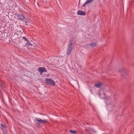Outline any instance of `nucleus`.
Returning <instances> with one entry per match:
<instances>
[{
    "label": "nucleus",
    "instance_id": "nucleus-3",
    "mask_svg": "<svg viewBox=\"0 0 134 134\" xmlns=\"http://www.w3.org/2000/svg\"><path fill=\"white\" fill-rule=\"evenodd\" d=\"M22 39L25 41H26V42L25 43V44L26 45H28V46H32L30 42L25 37H23Z\"/></svg>",
    "mask_w": 134,
    "mask_h": 134
},
{
    "label": "nucleus",
    "instance_id": "nucleus-5",
    "mask_svg": "<svg viewBox=\"0 0 134 134\" xmlns=\"http://www.w3.org/2000/svg\"><path fill=\"white\" fill-rule=\"evenodd\" d=\"M36 121H38V122H40L41 124H44L45 122H47L46 120H42L40 119H38V118H36L35 119Z\"/></svg>",
    "mask_w": 134,
    "mask_h": 134
},
{
    "label": "nucleus",
    "instance_id": "nucleus-16",
    "mask_svg": "<svg viewBox=\"0 0 134 134\" xmlns=\"http://www.w3.org/2000/svg\"><path fill=\"white\" fill-rule=\"evenodd\" d=\"M3 134H7L6 130L5 131H3Z\"/></svg>",
    "mask_w": 134,
    "mask_h": 134
},
{
    "label": "nucleus",
    "instance_id": "nucleus-6",
    "mask_svg": "<svg viewBox=\"0 0 134 134\" xmlns=\"http://www.w3.org/2000/svg\"><path fill=\"white\" fill-rule=\"evenodd\" d=\"M77 14L79 15H84L85 14V13L84 12L79 10L77 12Z\"/></svg>",
    "mask_w": 134,
    "mask_h": 134
},
{
    "label": "nucleus",
    "instance_id": "nucleus-7",
    "mask_svg": "<svg viewBox=\"0 0 134 134\" xmlns=\"http://www.w3.org/2000/svg\"><path fill=\"white\" fill-rule=\"evenodd\" d=\"M89 44L91 47H95L97 45V42L91 43H89Z\"/></svg>",
    "mask_w": 134,
    "mask_h": 134
},
{
    "label": "nucleus",
    "instance_id": "nucleus-13",
    "mask_svg": "<svg viewBox=\"0 0 134 134\" xmlns=\"http://www.w3.org/2000/svg\"><path fill=\"white\" fill-rule=\"evenodd\" d=\"M16 15L18 16V17H24L23 15H21V14H18V15H17V14H16Z\"/></svg>",
    "mask_w": 134,
    "mask_h": 134
},
{
    "label": "nucleus",
    "instance_id": "nucleus-12",
    "mask_svg": "<svg viewBox=\"0 0 134 134\" xmlns=\"http://www.w3.org/2000/svg\"><path fill=\"white\" fill-rule=\"evenodd\" d=\"M120 72H123L125 70V69L124 68H122L121 69H120L119 70Z\"/></svg>",
    "mask_w": 134,
    "mask_h": 134
},
{
    "label": "nucleus",
    "instance_id": "nucleus-8",
    "mask_svg": "<svg viewBox=\"0 0 134 134\" xmlns=\"http://www.w3.org/2000/svg\"><path fill=\"white\" fill-rule=\"evenodd\" d=\"M102 85V83H100L95 85V87L97 88H99L101 87Z\"/></svg>",
    "mask_w": 134,
    "mask_h": 134
},
{
    "label": "nucleus",
    "instance_id": "nucleus-17",
    "mask_svg": "<svg viewBox=\"0 0 134 134\" xmlns=\"http://www.w3.org/2000/svg\"><path fill=\"white\" fill-rule=\"evenodd\" d=\"M23 21H24L25 22L26 25H27V22H26V20H24Z\"/></svg>",
    "mask_w": 134,
    "mask_h": 134
},
{
    "label": "nucleus",
    "instance_id": "nucleus-18",
    "mask_svg": "<svg viewBox=\"0 0 134 134\" xmlns=\"http://www.w3.org/2000/svg\"><path fill=\"white\" fill-rule=\"evenodd\" d=\"M109 107H113L112 106H111V105H110V104H109Z\"/></svg>",
    "mask_w": 134,
    "mask_h": 134
},
{
    "label": "nucleus",
    "instance_id": "nucleus-15",
    "mask_svg": "<svg viewBox=\"0 0 134 134\" xmlns=\"http://www.w3.org/2000/svg\"><path fill=\"white\" fill-rule=\"evenodd\" d=\"M19 19H21L22 20H24L25 19V17H22L21 18H20V17H19Z\"/></svg>",
    "mask_w": 134,
    "mask_h": 134
},
{
    "label": "nucleus",
    "instance_id": "nucleus-4",
    "mask_svg": "<svg viewBox=\"0 0 134 134\" xmlns=\"http://www.w3.org/2000/svg\"><path fill=\"white\" fill-rule=\"evenodd\" d=\"M38 71L42 73L43 72H46L47 70L46 68L44 67H40L38 69Z\"/></svg>",
    "mask_w": 134,
    "mask_h": 134
},
{
    "label": "nucleus",
    "instance_id": "nucleus-2",
    "mask_svg": "<svg viewBox=\"0 0 134 134\" xmlns=\"http://www.w3.org/2000/svg\"><path fill=\"white\" fill-rule=\"evenodd\" d=\"M72 45V44L71 43L70 45H68L66 53V54L68 55H69L70 54L72 51V47L71 46Z\"/></svg>",
    "mask_w": 134,
    "mask_h": 134
},
{
    "label": "nucleus",
    "instance_id": "nucleus-14",
    "mask_svg": "<svg viewBox=\"0 0 134 134\" xmlns=\"http://www.w3.org/2000/svg\"><path fill=\"white\" fill-rule=\"evenodd\" d=\"M88 4L86 2L82 6L83 7H84L87 4Z\"/></svg>",
    "mask_w": 134,
    "mask_h": 134
},
{
    "label": "nucleus",
    "instance_id": "nucleus-20",
    "mask_svg": "<svg viewBox=\"0 0 134 134\" xmlns=\"http://www.w3.org/2000/svg\"><path fill=\"white\" fill-rule=\"evenodd\" d=\"M103 134H108V133H104Z\"/></svg>",
    "mask_w": 134,
    "mask_h": 134
},
{
    "label": "nucleus",
    "instance_id": "nucleus-10",
    "mask_svg": "<svg viewBox=\"0 0 134 134\" xmlns=\"http://www.w3.org/2000/svg\"><path fill=\"white\" fill-rule=\"evenodd\" d=\"M70 133L72 134L75 133L76 132V131L74 130H70Z\"/></svg>",
    "mask_w": 134,
    "mask_h": 134
},
{
    "label": "nucleus",
    "instance_id": "nucleus-19",
    "mask_svg": "<svg viewBox=\"0 0 134 134\" xmlns=\"http://www.w3.org/2000/svg\"><path fill=\"white\" fill-rule=\"evenodd\" d=\"M113 104L112 103H111V105H113Z\"/></svg>",
    "mask_w": 134,
    "mask_h": 134
},
{
    "label": "nucleus",
    "instance_id": "nucleus-11",
    "mask_svg": "<svg viewBox=\"0 0 134 134\" xmlns=\"http://www.w3.org/2000/svg\"><path fill=\"white\" fill-rule=\"evenodd\" d=\"M27 18V19L25 18V19L24 20H25L26 21V22H29L30 21V19L29 18H28V17H26Z\"/></svg>",
    "mask_w": 134,
    "mask_h": 134
},
{
    "label": "nucleus",
    "instance_id": "nucleus-9",
    "mask_svg": "<svg viewBox=\"0 0 134 134\" xmlns=\"http://www.w3.org/2000/svg\"><path fill=\"white\" fill-rule=\"evenodd\" d=\"M1 126L2 127V131H5L6 130L5 126L3 124L1 123Z\"/></svg>",
    "mask_w": 134,
    "mask_h": 134
},
{
    "label": "nucleus",
    "instance_id": "nucleus-1",
    "mask_svg": "<svg viewBox=\"0 0 134 134\" xmlns=\"http://www.w3.org/2000/svg\"><path fill=\"white\" fill-rule=\"evenodd\" d=\"M45 80L47 84L49 85L54 86L55 85V82L54 81L51 79L46 78Z\"/></svg>",
    "mask_w": 134,
    "mask_h": 134
}]
</instances>
